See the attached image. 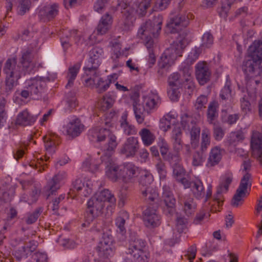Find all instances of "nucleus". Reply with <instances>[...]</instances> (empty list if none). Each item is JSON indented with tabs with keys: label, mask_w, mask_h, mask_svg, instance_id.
I'll list each match as a JSON object with an SVG mask.
<instances>
[{
	"label": "nucleus",
	"mask_w": 262,
	"mask_h": 262,
	"mask_svg": "<svg viewBox=\"0 0 262 262\" xmlns=\"http://www.w3.org/2000/svg\"><path fill=\"white\" fill-rule=\"evenodd\" d=\"M115 112L106 114L103 122L105 127H95L89 131V139L92 142H101L104 141L106 137H108L107 143L103 147V155L101 157L102 163L105 165L106 177L113 182L118 180L122 181V165H118L112 157L115 149L118 145L117 137L112 133L110 128L112 127L114 124L113 118Z\"/></svg>",
	"instance_id": "1"
},
{
	"label": "nucleus",
	"mask_w": 262,
	"mask_h": 262,
	"mask_svg": "<svg viewBox=\"0 0 262 262\" xmlns=\"http://www.w3.org/2000/svg\"><path fill=\"white\" fill-rule=\"evenodd\" d=\"M162 23L163 17L159 14L155 16L152 20L149 19L142 23L138 29L137 36L143 40L148 51V62L149 67L154 65L156 61L154 53L155 43L152 37H157L158 36L161 30Z\"/></svg>",
	"instance_id": "2"
},
{
	"label": "nucleus",
	"mask_w": 262,
	"mask_h": 262,
	"mask_svg": "<svg viewBox=\"0 0 262 262\" xmlns=\"http://www.w3.org/2000/svg\"><path fill=\"white\" fill-rule=\"evenodd\" d=\"M193 15L190 13H181L176 16H171L166 25V31L170 33H178L177 39L170 45L173 49L182 56L186 47V30L183 31L189 24V20L192 18Z\"/></svg>",
	"instance_id": "3"
},
{
	"label": "nucleus",
	"mask_w": 262,
	"mask_h": 262,
	"mask_svg": "<svg viewBox=\"0 0 262 262\" xmlns=\"http://www.w3.org/2000/svg\"><path fill=\"white\" fill-rule=\"evenodd\" d=\"M261 60L252 58L248 54L242 65V70L245 75L247 92L255 95L257 88H262Z\"/></svg>",
	"instance_id": "4"
},
{
	"label": "nucleus",
	"mask_w": 262,
	"mask_h": 262,
	"mask_svg": "<svg viewBox=\"0 0 262 262\" xmlns=\"http://www.w3.org/2000/svg\"><path fill=\"white\" fill-rule=\"evenodd\" d=\"M34 58V53L33 49L25 50L22 52L20 61L21 66L17 64L16 59H8L5 64L4 71L7 76L20 78L21 72H24V74H30L36 70Z\"/></svg>",
	"instance_id": "5"
},
{
	"label": "nucleus",
	"mask_w": 262,
	"mask_h": 262,
	"mask_svg": "<svg viewBox=\"0 0 262 262\" xmlns=\"http://www.w3.org/2000/svg\"><path fill=\"white\" fill-rule=\"evenodd\" d=\"M49 81L48 77H31L25 81L24 88L19 94L24 99L32 97L34 99H39L46 92L47 83Z\"/></svg>",
	"instance_id": "6"
},
{
	"label": "nucleus",
	"mask_w": 262,
	"mask_h": 262,
	"mask_svg": "<svg viewBox=\"0 0 262 262\" xmlns=\"http://www.w3.org/2000/svg\"><path fill=\"white\" fill-rule=\"evenodd\" d=\"M243 172H245L243 177L241 179L239 185L236 191L232 200V205L234 207H238L240 202L243 201V198L246 195L248 187H250L251 174L248 172L251 169V164L249 160H245L243 163Z\"/></svg>",
	"instance_id": "7"
},
{
	"label": "nucleus",
	"mask_w": 262,
	"mask_h": 262,
	"mask_svg": "<svg viewBox=\"0 0 262 262\" xmlns=\"http://www.w3.org/2000/svg\"><path fill=\"white\" fill-rule=\"evenodd\" d=\"M105 205L94 195L87 203V209L85 213V222L83 226H88L94 219L100 215Z\"/></svg>",
	"instance_id": "8"
},
{
	"label": "nucleus",
	"mask_w": 262,
	"mask_h": 262,
	"mask_svg": "<svg viewBox=\"0 0 262 262\" xmlns=\"http://www.w3.org/2000/svg\"><path fill=\"white\" fill-rule=\"evenodd\" d=\"M145 245L144 241L138 238L130 242L127 253L133 256L135 262H147V253L144 251Z\"/></svg>",
	"instance_id": "9"
},
{
	"label": "nucleus",
	"mask_w": 262,
	"mask_h": 262,
	"mask_svg": "<svg viewBox=\"0 0 262 262\" xmlns=\"http://www.w3.org/2000/svg\"><path fill=\"white\" fill-rule=\"evenodd\" d=\"M96 250L100 259H107L112 256L115 251L112 235L104 233L102 239L96 247Z\"/></svg>",
	"instance_id": "10"
},
{
	"label": "nucleus",
	"mask_w": 262,
	"mask_h": 262,
	"mask_svg": "<svg viewBox=\"0 0 262 262\" xmlns=\"http://www.w3.org/2000/svg\"><path fill=\"white\" fill-rule=\"evenodd\" d=\"M161 103V98L156 91H151L143 96V105L145 107L147 113L157 110Z\"/></svg>",
	"instance_id": "11"
},
{
	"label": "nucleus",
	"mask_w": 262,
	"mask_h": 262,
	"mask_svg": "<svg viewBox=\"0 0 262 262\" xmlns=\"http://www.w3.org/2000/svg\"><path fill=\"white\" fill-rule=\"evenodd\" d=\"M143 220L145 226L149 228H155L161 224V216L157 209L150 206L144 211Z\"/></svg>",
	"instance_id": "12"
},
{
	"label": "nucleus",
	"mask_w": 262,
	"mask_h": 262,
	"mask_svg": "<svg viewBox=\"0 0 262 262\" xmlns=\"http://www.w3.org/2000/svg\"><path fill=\"white\" fill-rule=\"evenodd\" d=\"M233 179V174L230 172L226 173L222 178L220 184L216 190V194L214 196V199L218 203V205H221L223 203L222 200V193L226 192L228 190L229 186Z\"/></svg>",
	"instance_id": "13"
},
{
	"label": "nucleus",
	"mask_w": 262,
	"mask_h": 262,
	"mask_svg": "<svg viewBox=\"0 0 262 262\" xmlns=\"http://www.w3.org/2000/svg\"><path fill=\"white\" fill-rule=\"evenodd\" d=\"M88 66L83 68L84 74L81 78L82 83L85 86L94 88L95 84L99 77L98 69L88 68Z\"/></svg>",
	"instance_id": "14"
},
{
	"label": "nucleus",
	"mask_w": 262,
	"mask_h": 262,
	"mask_svg": "<svg viewBox=\"0 0 262 262\" xmlns=\"http://www.w3.org/2000/svg\"><path fill=\"white\" fill-rule=\"evenodd\" d=\"M89 58L85 66L88 68L98 69L100 65L103 56V49L98 47L93 48L89 52Z\"/></svg>",
	"instance_id": "15"
},
{
	"label": "nucleus",
	"mask_w": 262,
	"mask_h": 262,
	"mask_svg": "<svg viewBox=\"0 0 262 262\" xmlns=\"http://www.w3.org/2000/svg\"><path fill=\"white\" fill-rule=\"evenodd\" d=\"M139 148V143L136 137L128 138L121 148V152L126 157H133Z\"/></svg>",
	"instance_id": "16"
},
{
	"label": "nucleus",
	"mask_w": 262,
	"mask_h": 262,
	"mask_svg": "<svg viewBox=\"0 0 262 262\" xmlns=\"http://www.w3.org/2000/svg\"><path fill=\"white\" fill-rule=\"evenodd\" d=\"M59 8V5L57 3L46 5L41 8L38 15L43 21L50 20L58 15Z\"/></svg>",
	"instance_id": "17"
},
{
	"label": "nucleus",
	"mask_w": 262,
	"mask_h": 262,
	"mask_svg": "<svg viewBox=\"0 0 262 262\" xmlns=\"http://www.w3.org/2000/svg\"><path fill=\"white\" fill-rule=\"evenodd\" d=\"M122 167V181L125 183L132 182L137 176L138 167L130 162L124 163Z\"/></svg>",
	"instance_id": "18"
},
{
	"label": "nucleus",
	"mask_w": 262,
	"mask_h": 262,
	"mask_svg": "<svg viewBox=\"0 0 262 262\" xmlns=\"http://www.w3.org/2000/svg\"><path fill=\"white\" fill-rule=\"evenodd\" d=\"M180 56L170 45L162 54L160 61V66L163 68L170 67L174 63L177 58Z\"/></svg>",
	"instance_id": "19"
},
{
	"label": "nucleus",
	"mask_w": 262,
	"mask_h": 262,
	"mask_svg": "<svg viewBox=\"0 0 262 262\" xmlns=\"http://www.w3.org/2000/svg\"><path fill=\"white\" fill-rule=\"evenodd\" d=\"M178 203L182 206L184 212L187 216L192 214L195 210L196 204L192 198L187 195H179L178 197Z\"/></svg>",
	"instance_id": "20"
},
{
	"label": "nucleus",
	"mask_w": 262,
	"mask_h": 262,
	"mask_svg": "<svg viewBox=\"0 0 262 262\" xmlns=\"http://www.w3.org/2000/svg\"><path fill=\"white\" fill-rule=\"evenodd\" d=\"M71 190L77 191L81 195L87 197L92 193L93 188L90 182L85 185L82 180L77 179L72 182Z\"/></svg>",
	"instance_id": "21"
},
{
	"label": "nucleus",
	"mask_w": 262,
	"mask_h": 262,
	"mask_svg": "<svg viewBox=\"0 0 262 262\" xmlns=\"http://www.w3.org/2000/svg\"><path fill=\"white\" fill-rule=\"evenodd\" d=\"M195 75L199 83L203 85L207 83L210 78V72L207 64L204 62H199L195 66Z\"/></svg>",
	"instance_id": "22"
},
{
	"label": "nucleus",
	"mask_w": 262,
	"mask_h": 262,
	"mask_svg": "<svg viewBox=\"0 0 262 262\" xmlns=\"http://www.w3.org/2000/svg\"><path fill=\"white\" fill-rule=\"evenodd\" d=\"M113 23V18L108 13H106L101 18L96 29L98 35H102L107 32L111 28Z\"/></svg>",
	"instance_id": "23"
},
{
	"label": "nucleus",
	"mask_w": 262,
	"mask_h": 262,
	"mask_svg": "<svg viewBox=\"0 0 262 262\" xmlns=\"http://www.w3.org/2000/svg\"><path fill=\"white\" fill-rule=\"evenodd\" d=\"M43 139L46 153L43 158L42 157L40 158L39 164L41 163V162H43V161H47L50 159V156L55 152L57 145V142L49 136H44Z\"/></svg>",
	"instance_id": "24"
},
{
	"label": "nucleus",
	"mask_w": 262,
	"mask_h": 262,
	"mask_svg": "<svg viewBox=\"0 0 262 262\" xmlns=\"http://www.w3.org/2000/svg\"><path fill=\"white\" fill-rule=\"evenodd\" d=\"M84 130V125L77 119L69 122L66 126V132L72 138L79 136Z\"/></svg>",
	"instance_id": "25"
},
{
	"label": "nucleus",
	"mask_w": 262,
	"mask_h": 262,
	"mask_svg": "<svg viewBox=\"0 0 262 262\" xmlns=\"http://www.w3.org/2000/svg\"><path fill=\"white\" fill-rule=\"evenodd\" d=\"M251 146L253 150L257 151L258 160L262 164V134L257 131L253 132Z\"/></svg>",
	"instance_id": "26"
},
{
	"label": "nucleus",
	"mask_w": 262,
	"mask_h": 262,
	"mask_svg": "<svg viewBox=\"0 0 262 262\" xmlns=\"http://www.w3.org/2000/svg\"><path fill=\"white\" fill-rule=\"evenodd\" d=\"M222 149L218 146L211 149L206 165L207 167H212L219 163L222 157Z\"/></svg>",
	"instance_id": "27"
},
{
	"label": "nucleus",
	"mask_w": 262,
	"mask_h": 262,
	"mask_svg": "<svg viewBox=\"0 0 262 262\" xmlns=\"http://www.w3.org/2000/svg\"><path fill=\"white\" fill-rule=\"evenodd\" d=\"M36 120V118L32 116L27 110L20 112L16 120V124L22 126L32 125Z\"/></svg>",
	"instance_id": "28"
},
{
	"label": "nucleus",
	"mask_w": 262,
	"mask_h": 262,
	"mask_svg": "<svg viewBox=\"0 0 262 262\" xmlns=\"http://www.w3.org/2000/svg\"><path fill=\"white\" fill-rule=\"evenodd\" d=\"M248 54L252 58L262 61V39L255 40L248 50Z\"/></svg>",
	"instance_id": "29"
},
{
	"label": "nucleus",
	"mask_w": 262,
	"mask_h": 262,
	"mask_svg": "<svg viewBox=\"0 0 262 262\" xmlns=\"http://www.w3.org/2000/svg\"><path fill=\"white\" fill-rule=\"evenodd\" d=\"M120 127L124 134L127 136L134 135L137 134V130L134 125L127 121V115L123 114L120 121Z\"/></svg>",
	"instance_id": "30"
},
{
	"label": "nucleus",
	"mask_w": 262,
	"mask_h": 262,
	"mask_svg": "<svg viewBox=\"0 0 262 262\" xmlns=\"http://www.w3.org/2000/svg\"><path fill=\"white\" fill-rule=\"evenodd\" d=\"M177 115L172 112L165 115L160 120L159 127L163 132H166L170 128L171 120L175 119Z\"/></svg>",
	"instance_id": "31"
},
{
	"label": "nucleus",
	"mask_w": 262,
	"mask_h": 262,
	"mask_svg": "<svg viewBox=\"0 0 262 262\" xmlns=\"http://www.w3.org/2000/svg\"><path fill=\"white\" fill-rule=\"evenodd\" d=\"M80 68V63H77L74 66L70 67L67 75L68 83L66 85L67 89L70 88L74 84V81L77 77Z\"/></svg>",
	"instance_id": "32"
},
{
	"label": "nucleus",
	"mask_w": 262,
	"mask_h": 262,
	"mask_svg": "<svg viewBox=\"0 0 262 262\" xmlns=\"http://www.w3.org/2000/svg\"><path fill=\"white\" fill-rule=\"evenodd\" d=\"M129 218L128 213L125 211H121L115 220V224L117 227V231L121 234L125 232V222Z\"/></svg>",
	"instance_id": "33"
},
{
	"label": "nucleus",
	"mask_w": 262,
	"mask_h": 262,
	"mask_svg": "<svg viewBox=\"0 0 262 262\" xmlns=\"http://www.w3.org/2000/svg\"><path fill=\"white\" fill-rule=\"evenodd\" d=\"M121 47L119 43L116 42L113 44L112 48L113 53L112 55V59L114 61V67L115 68L123 66V62L119 61V58L123 56V53L121 52Z\"/></svg>",
	"instance_id": "34"
},
{
	"label": "nucleus",
	"mask_w": 262,
	"mask_h": 262,
	"mask_svg": "<svg viewBox=\"0 0 262 262\" xmlns=\"http://www.w3.org/2000/svg\"><path fill=\"white\" fill-rule=\"evenodd\" d=\"M234 94V91L231 86V81L229 80L228 76L225 85L220 92V97L223 100H229L232 98Z\"/></svg>",
	"instance_id": "35"
},
{
	"label": "nucleus",
	"mask_w": 262,
	"mask_h": 262,
	"mask_svg": "<svg viewBox=\"0 0 262 262\" xmlns=\"http://www.w3.org/2000/svg\"><path fill=\"white\" fill-rule=\"evenodd\" d=\"M140 191L142 198L147 202H154L158 200V193L157 191L151 187L140 188Z\"/></svg>",
	"instance_id": "36"
},
{
	"label": "nucleus",
	"mask_w": 262,
	"mask_h": 262,
	"mask_svg": "<svg viewBox=\"0 0 262 262\" xmlns=\"http://www.w3.org/2000/svg\"><path fill=\"white\" fill-rule=\"evenodd\" d=\"M94 196L100 201H102L105 205L106 202H109L112 204L116 203V198L114 194L108 189H104L100 192L96 193Z\"/></svg>",
	"instance_id": "37"
},
{
	"label": "nucleus",
	"mask_w": 262,
	"mask_h": 262,
	"mask_svg": "<svg viewBox=\"0 0 262 262\" xmlns=\"http://www.w3.org/2000/svg\"><path fill=\"white\" fill-rule=\"evenodd\" d=\"M139 134L145 146H149L152 144L156 138L155 135L146 128L141 129Z\"/></svg>",
	"instance_id": "38"
},
{
	"label": "nucleus",
	"mask_w": 262,
	"mask_h": 262,
	"mask_svg": "<svg viewBox=\"0 0 262 262\" xmlns=\"http://www.w3.org/2000/svg\"><path fill=\"white\" fill-rule=\"evenodd\" d=\"M217 107V102L215 101L211 102L209 104L207 116V121L209 124H213L214 121L218 116Z\"/></svg>",
	"instance_id": "39"
},
{
	"label": "nucleus",
	"mask_w": 262,
	"mask_h": 262,
	"mask_svg": "<svg viewBox=\"0 0 262 262\" xmlns=\"http://www.w3.org/2000/svg\"><path fill=\"white\" fill-rule=\"evenodd\" d=\"M133 109L137 122L139 124L142 123L144 121L145 107L143 105L135 102L133 104Z\"/></svg>",
	"instance_id": "40"
},
{
	"label": "nucleus",
	"mask_w": 262,
	"mask_h": 262,
	"mask_svg": "<svg viewBox=\"0 0 262 262\" xmlns=\"http://www.w3.org/2000/svg\"><path fill=\"white\" fill-rule=\"evenodd\" d=\"M210 145V131L204 127L202 132L200 150L205 152Z\"/></svg>",
	"instance_id": "41"
},
{
	"label": "nucleus",
	"mask_w": 262,
	"mask_h": 262,
	"mask_svg": "<svg viewBox=\"0 0 262 262\" xmlns=\"http://www.w3.org/2000/svg\"><path fill=\"white\" fill-rule=\"evenodd\" d=\"M190 129V144L192 148H195L199 145L201 129L196 125H192Z\"/></svg>",
	"instance_id": "42"
},
{
	"label": "nucleus",
	"mask_w": 262,
	"mask_h": 262,
	"mask_svg": "<svg viewBox=\"0 0 262 262\" xmlns=\"http://www.w3.org/2000/svg\"><path fill=\"white\" fill-rule=\"evenodd\" d=\"M191 189L194 196L198 199L202 198L205 195L204 188L200 180H195L192 181Z\"/></svg>",
	"instance_id": "43"
},
{
	"label": "nucleus",
	"mask_w": 262,
	"mask_h": 262,
	"mask_svg": "<svg viewBox=\"0 0 262 262\" xmlns=\"http://www.w3.org/2000/svg\"><path fill=\"white\" fill-rule=\"evenodd\" d=\"M153 180V176L149 171L146 170L143 171L139 179L140 188L150 187L149 185Z\"/></svg>",
	"instance_id": "44"
},
{
	"label": "nucleus",
	"mask_w": 262,
	"mask_h": 262,
	"mask_svg": "<svg viewBox=\"0 0 262 262\" xmlns=\"http://www.w3.org/2000/svg\"><path fill=\"white\" fill-rule=\"evenodd\" d=\"M42 211V208L39 207L36 208L33 212L27 213L24 217V221L29 225L34 223L37 220Z\"/></svg>",
	"instance_id": "45"
},
{
	"label": "nucleus",
	"mask_w": 262,
	"mask_h": 262,
	"mask_svg": "<svg viewBox=\"0 0 262 262\" xmlns=\"http://www.w3.org/2000/svg\"><path fill=\"white\" fill-rule=\"evenodd\" d=\"M204 152L201 150H196L193 153L192 156V165L193 166L197 167L203 165L206 159Z\"/></svg>",
	"instance_id": "46"
},
{
	"label": "nucleus",
	"mask_w": 262,
	"mask_h": 262,
	"mask_svg": "<svg viewBox=\"0 0 262 262\" xmlns=\"http://www.w3.org/2000/svg\"><path fill=\"white\" fill-rule=\"evenodd\" d=\"M162 157L164 160L169 162L172 167H174V165H177L178 164H179L181 160L180 154H178L174 152H168Z\"/></svg>",
	"instance_id": "47"
},
{
	"label": "nucleus",
	"mask_w": 262,
	"mask_h": 262,
	"mask_svg": "<svg viewBox=\"0 0 262 262\" xmlns=\"http://www.w3.org/2000/svg\"><path fill=\"white\" fill-rule=\"evenodd\" d=\"M168 83L171 87L180 88L184 83V81L180 74L178 73H174L169 76Z\"/></svg>",
	"instance_id": "48"
},
{
	"label": "nucleus",
	"mask_w": 262,
	"mask_h": 262,
	"mask_svg": "<svg viewBox=\"0 0 262 262\" xmlns=\"http://www.w3.org/2000/svg\"><path fill=\"white\" fill-rule=\"evenodd\" d=\"M18 79L16 77L6 76L5 92L7 95L11 93L14 90V88L18 84Z\"/></svg>",
	"instance_id": "49"
},
{
	"label": "nucleus",
	"mask_w": 262,
	"mask_h": 262,
	"mask_svg": "<svg viewBox=\"0 0 262 262\" xmlns=\"http://www.w3.org/2000/svg\"><path fill=\"white\" fill-rule=\"evenodd\" d=\"M239 118L238 114H228L226 112H223L221 115L222 121L229 125L235 124Z\"/></svg>",
	"instance_id": "50"
},
{
	"label": "nucleus",
	"mask_w": 262,
	"mask_h": 262,
	"mask_svg": "<svg viewBox=\"0 0 262 262\" xmlns=\"http://www.w3.org/2000/svg\"><path fill=\"white\" fill-rule=\"evenodd\" d=\"M82 168L85 171L94 172L98 168V164L95 162V159L91 157L87 158L82 164Z\"/></svg>",
	"instance_id": "51"
},
{
	"label": "nucleus",
	"mask_w": 262,
	"mask_h": 262,
	"mask_svg": "<svg viewBox=\"0 0 262 262\" xmlns=\"http://www.w3.org/2000/svg\"><path fill=\"white\" fill-rule=\"evenodd\" d=\"M115 99V96L110 93L106 94L101 102V108L104 111L110 108L113 105Z\"/></svg>",
	"instance_id": "52"
},
{
	"label": "nucleus",
	"mask_w": 262,
	"mask_h": 262,
	"mask_svg": "<svg viewBox=\"0 0 262 262\" xmlns=\"http://www.w3.org/2000/svg\"><path fill=\"white\" fill-rule=\"evenodd\" d=\"M61 186L53 178L50 179L48 181L45 187L46 191L48 192V196L51 194H53Z\"/></svg>",
	"instance_id": "53"
},
{
	"label": "nucleus",
	"mask_w": 262,
	"mask_h": 262,
	"mask_svg": "<svg viewBox=\"0 0 262 262\" xmlns=\"http://www.w3.org/2000/svg\"><path fill=\"white\" fill-rule=\"evenodd\" d=\"M31 2L29 0H18L17 11L18 14L24 15L30 9Z\"/></svg>",
	"instance_id": "54"
},
{
	"label": "nucleus",
	"mask_w": 262,
	"mask_h": 262,
	"mask_svg": "<svg viewBox=\"0 0 262 262\" xmlns=\"http://www.w3.org/2000/svg\"><path fill=\"white\" fill-rule=\"evenodd\" d=\"M31 252H32L31 248L23 246L14 252V256L18 261H20L23 258H27L28 254Z\"/></svg>",
	"instance_id": "55"
},
{
	"label": "nucleus",
	"mask_w": 262,
	"mask_h": 262,
	"mask_svg": "<svg viewBox=\"0 0 262 262\" xmlns=\"http://www.w3.org/2000/svg\"><path fill=\"white\" fill-rule=\"evenodd\" d=\"M14 194L13 188H10L8 191H1L0 190V201L1 203H7L11 201Z\"/></svg>",
	"instance_id": "56"
},
{
	"label": "nucleus",
	"mask_w": 262,
	"mask_h": 262,
	"mask_svg": "<svg viewBox=\"0 0 262 262\" xmlns=\"http://www.w3.org/2000/svg\"><path fill=\"white\" fill-rule=\"evenodd\" d=\"M180 72L182 74V77L185 82H191V70L189 66L186 63L182 64L180 68Z\"/></svg>",
	"instance_id": "57"
},
{
	"label": "nucleus",
	"mask_w": 262,
	"mask_h": 262,
	"mask_svg": "<svg viewBox=\"0 0 262 262\" xmlns=\"http://www.w3.org/2000/svg\"><path fill=\"white\" fill-rule=\"evenodd\" d=\"M213 43V37L212 35L209 32L204 33L202 37V48H209L212 46Z\"/></svg>",
	"instance_id": "58"
},
{
	"label": "nucleus",
	"mask_w": 262,
	"mask_h": 262,
	"mask_svg": "<svg viewBox=\"0 0 262 262\" xmlns=\"http://www.w3.org/2000/svg\"><path fill=\"white\" fill-rule=\"evenodd\" d=\"M233 2L230 0H226L225 2L222 4V7L219 9V13L221 17L226 18L228 16V13L230 9Z\"/></svg>",
	"instance_id": "59"
},
{
	"label": "nucleus",
	"mask_w": 262,
	"mask_h": 262,
	"mask_svg": "<svg viewBox=\"0 0 262 262\" xmlns=\"http://www.w3.org/2000/svg\"><path fill=\"white\" fill-rule=\"evenodd\" d=\"M181 124L184 129H190L194 125L192 118L187 114H184L181 117Z\"/></svg>",
	"instance_id": "60"
},
{
	"label": "nucleus",
	"mask_w": 262,
	"mask_h": 262,
	"mask_svg": "<svg viewBox=\"0 0 262 262\" xmlns=\"http://www.w3.org/2000/svg\"><path fill=\"white\" fill-rule=\"evenodd\" d=\"M97 89V91L99 93H102L106 91L109 86L106 82V79L99 77L95 86Z\"/></svg>",
	"instance_id": "61"
},
{
	"label": "nucleus",
	"mask_w": 262,
	"mask_h": 262,
	"mask_svg": "<svg viewBox=\"0 0 262 262\" xmlns=\"http://www.w3.org/2000/svg\"><path fill=\"white\" fill-rule=\"evenodd\" d=\"M65 198V194H60L58 197L55 198L51 203V208L55 213H57L60 207Z\"/></svg>",
	"instance_id": "62"
},
{
	"label": "nucleus",
	"mask_w": 262,
	"mask_h": 262,
	"mask_svg": "<svg viewBox=\"0 0 262 262\" xmlns=\"http://www.w3.org/2000/svg\"><path fill=\"white\" fill-rule=\"evenodd\" d=\"M241 107L242 112L245 115L250 113L252 111L251 103L246 96L241 99Z\"/></svg>",
	"instance_id": "63"
},
{
	"label": "nucleus",
	"mask_w": 262,
	"mask_h": 262,
	"mask_svg": "<svg viewBox=\"0 0 262 262\" xmlns=\"http://www.w3.org/2000/svg\"><path fill=\"white\" fill-rule=\"evenodd\" d=\"M207 102V97L205 95H201L196 100L194 104L195 108L197 110H202L206 107V104Z\"/></svg>",
	"instance_id": "64"
}]
</instances>
